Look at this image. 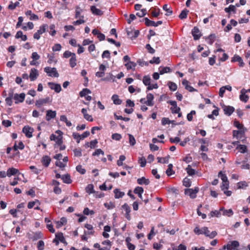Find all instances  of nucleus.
<instances>
[{"mask_svg": "<svg viewBox=\"0 0 250 250\" xmlns=\"http://www.w3.org/2000/svg\"><path fill=\"white\" fill-rule=\"evenodd\" d=\"M55 133L58 134V135L56 136L54 134H52L50 136V140L51 141H56V144L59 146V149L60 150H64L66 146L64 145H63V133L60 130H58L55 131Z\"/></svg>", "mask_w": 250, "mask_h": 250, "instance_id": "nucleus-1", "label": "nucleus"}, {"mask_svg": "<svg viewBox=\"0 0 250 250\" xmlns=\"http://www.w3.org/2000/svg\"><path fill=\"white\" fill-rule=\"evenodd\" d=\"M143 83L147 86L146 91L152 90L153 89H157L158 87V85L157 83H151V78L149 76L146 75L143 77L142 79Z\"/></svg>", "mask_w": 250, "mask_h": 250, "instance_id": "nucleus-2", "label": "nucleus"}, {"mask_svg": "<svg viewBox=\"0 0 250 250\" xmlns=\"http://www.w3.org/2000/svg\"><path fill=\"white\" fill-rule=\"evenodd\" d=\"M122 213L124 215V217L127 220H130L131 218L130 212L131 208L127 204L125 203L121 206Z\"/></svg>", "mask_w": 250, "mask_h": 250, "instance_id": "nucleus-3", "label": "nucleus"}, {"mask_svg": "<svg viewBox=\"0 0 250 250\" xmlns=\"http://www.w3.org/2000/svg\"><path fill=\"white\" fill-rule=\"evenodd\" d=\"M199 191V188L198 187H196L194 188H187L184 189V194L186 195H188L191 199H195Z\"/></svg>", "mask_w": 250, "mask_h": 250, "instance_id": "nucleus-4", "label": "nucleus"}, {"mask_svg": "<svg viewBox=\"0 0 250 250\" xmlns=\"http://www.w3.org/2000/svg\"><path fill=\"white\" fill-rule=\"evenodd\" d=\"M52 102V99L49 97H47L44 99H40L35 102V106L38 108H40L42 106L49 104Z\"/></svg>", "mask_w": 250, "mask_h": 250, "instance_id": "nucleus-5", "label": "nucleus"}, {"mask_svg": "<svg viewBox=\"0 0 250 250\" xmlns=\"http://www.w3.org/2000/svg\"><path fill=\"white\" fill-rule=\"evenodd\" d=\"M44 71L50 77H58L59 76L56 68L55 67H46L44 68Z\"/></svg>", "mask_w": 250, "mask_h": 250, "instance_id": "nucleus-6", "label": "nucleus"}, {"mask_svg": "<svg viewBox=\"0 0 250 250\" xmlns=\"http://www.w3.org/2000/svg\"><path fill=\"white\" fill-rule=\"evenodd\" d=\"M203 230V234L205 235L206 237H208L210 239H213L215 236H216L218 234L216 231H213L211 232H210L208 228L207 227H204Z\"/></svg>", "mask_w": 250, "mask_h": 250, "instance_id": "nucleus-7", "label": "nucleus"}, {"mask_svg": "<svg viewBox=\"0 0 250 250\" xmlns=\"http://www.w3.org/2000/svg\"><path fill=\"white\" fill-rule=\"evenodd\" d=\"M149 17L150 18H157L162 14L160 9L157 6L151 7L149 10Z\"/></svg>", "mask_w": 250, "mask_h": 250, "instance_id": "nucleus-8", "label": "nucleus"}, {"mask_svg": "<svg viewBox=\"0 0 250 250\" xmlns=\"http://www.w3.org/2000/svg\"><path fill=\"white\" fill-rule=\"evenodd\" d=\"M25 95L24 93H21L20 94L18 93H13V99L15 100V103L18 104L20 103H22L25 99Z\"/></svg>", "mask_w": 250, "mask_h": 250, "instance_id": "nucleus-9", "label": "nucleus"}, {"mask_svg": "<svg viewBox=\"0 0 250 250\" xmlns=\"http://www.w3.org/2000/svg\"><path fill=\"white\" fill-rule=\"evenodd\" d=\"M47 26L46 24H43L40 27V29L34 33V38L36 40H39L41 35L45 32L46 28Z\"/></svg>", "mask_w": 250, "mask_h": 250, "instance_id": "nucleus-10", "label": "nucleus"}, {"mask_svg": "<svg viewBox=\"0 0 250 250\" xmlns=\"http://www.w3.org/2000/svg\"><path fill=\"white\" fill-rule=\"evenodd\" d=\"M168 103L171 105L170 109L173 114H177L180 111V108L177 106L176 101H170Z\"/></svg>", "mask_w": 250, "mask_h": 250, "instance_id": "nucleus-11", "label": "nucleus"}, {"mask_svg": "<svg viewBox=\"0 0 250 250\" xmlns=\"http://www.w3.org/2000/svg\"><path fill=\"white\" fill-rule=\"evenodd\" d=\"M34 131L33 128L29 125H26L22 128V132L25 134L26 137L30 138L32 137V133Z\"/></svg>", "mask_w": 250, "mask_h": 250, "instance_id": "nucleus-12", "label": "nucleus"}, {"mask_svg": "<svg viewBox=\"0 0 250 250\" xmlns=\"http://www.w3.org/2000/svg\"><path fill=\"white\" fill-rule=\"evenodd\" d=\"M224 51H225L223 49L221 48H218V49H215V50H214V53H216L218 52H223V54L222 55V57H218V60L220 62H225L229 58V56L227 55V53H224Z\"/></svg>", "mask_w": 250, "mask_h": 250, "instance_id": "nucleus-13", "label": "nucleus"}, {"mask_svg": "<svg viewBox=\"0 0 250 250\" xmlns=\"http://www.w3.org/2000/svg\"><path fill=\"white\" fill-rule=\"evenodd\" d=\"M191 34L194 40H199L202 36L201 32L197 26L194 27L192 29Z\"/></svg>", "mask_w": 250, "mask_h": 250, "instance_id": "nucleus-14", "label": "nucleus"}, {"mask_svg": "<svg viewBox=\"0 0 250 250\" xmlns=\"http://www.w3.org/2000/svg\"><path fill=\"white\" fill-rule=\"evenodd\" d=\"M84 228L87 229V231L84 230V234L88 235H93L94 234L95 231L92 225L85 224L84 225Z\"/></svg>", "mask_w": 250, "mask_h": 250, "instance_id": "nucleus-15", "label": "nucleus"}, {"mask_svg": "<svg viewBox=\"0 0 250 250\" xmlns=\"http://www.w3.org/2000/svg\"><path fill=\"white\" fill-rule=\"evenodd\" d=\"M48 85L50 89L54 90L57 93H59L62 90V88L60 84L55 83L53 82H49L48 83Z\"/></svg>", "mask_w": 250, "mask_h": 250, "instance_id": "nucleus-16", "label": "nucleus"}, {"mask_svg": "<svg viewBox=\"0 0 250 250\" xmlns=\"http://www.w3.org/2000/svg\"><path fill=\"white\" fill-rule=\"evenodd\" d=\"M19 174H20L19 170L13 167L9 168L6 172L7 176L9 177Z\"/></svg>", "mask_w": 250, "mask_h": 250, "instance_id": "nucleus-17", "label": "nucleus"}, {"mask_svg": "<svg viewBox=\"0 0 250 250\" xmlns=\"http://www.w3.org/2000/svg\"><path fill=\"white\" fill-rule=\"evenodd\" d=\"M231 62H238V65L239 67H243L245 65V63L243 61L242 59L238 55H234V56L231 58Z\"/></svg>", "mask_w": 250, "mask_h": 250, "instance_id": "nucleus-18", "label": "nucleus"}, {"mask_svg": "<svg viewBox=\"0 0 250 250\" xmlns=\"http://www.w3.org/2000/svg\"><path fill=\"white\" fill-rule=\"evenodd\" d=\"M51 161V158L48 155H44L41 159V163L45 167H47Z\"/></svg>", "mask_w": 250, "mask_h": 250, "instance_id": "nucleus-19", "label": "nucleus"}, {"mask_svg": "<svg viewBox=\"0 0 250 250\" xmlns=\"http://www.w3.org/2000/svg\"><path fill=\"white\" fill-rule=\"evenodd\" d=\"M56 116V111H53L52 110H48L46 111V114L45 116V120L47 121H50L52 119H54Z\"/></svg>", "mask_w": 250, "mask_h": 250, "instance_id": "nucleus-20", "label": "nucleus"}, {"mask_svg": "<svg viewBox=\"0 0 250 250\" xmlns=\"http://www.w3.org/2000/svg\"><path fill=\"white\" fill-rule=\"evenodd\" d=\"M223 108L224 113L228 116L231 115L235 110V109L233 106L229 105H224Z\"/></svg>", "mask_w": 250, "mask_h": 250, "instance_id": "nucleus-21", "label": "nucleus"}, {"mask_svg": "<svg viewBox=\"0 0 250 250\" xmlns=\"http://www.w3.org/2000/svg\"><path fill=\"white\" fill-rule=\"evenodd\" d=\"M245 133V130H234L232 131V136L234 138H236L237 139L240 138L242 137H244Z\"/></svg>", "mask_w": 250, "mask_h": 250, "instance_id": "nucleus-22", "label": "nucleus"}, {"mask_svg": "<svg viewBox=\"0 0 250 250\" xmlns=\"http://www.w3.org/2000/svg\"><path fill=\"white\" fill-rule=\"evenodd\" d=\"M113 193L114 194V198L115 199H119L123 197L125 193L123 191H122L120 188H115L113 190Z\"/></svg>", "mask_w": 250, "mask_h": 250, "instance_id": "nucleus-23", "label": "nucleus"}, {"mask_svg": "<svg viewBox=\"0 0 250 250\" xmlns=\"http://www.w3.org/2000/svg\"><path fill=\"white\" fill-rule=\"evenodd\" d=\"M182 84L185 86V89L189 92H194L197 91L196 89H194L192 86L190 85L189 82L186 79H184L182 81Z\"/></svg>", "mask_w": 250, "mask_h": 250, "instance_id": "nucleus-24", "label": "nucleus"}, {"mask_svg": "<svg viewBox=\"0 0 250 250\" xmlns=\"http://www.w3.org/2000/svg\"><path fill=\"white\" fill-rule=\"evenodd\" d=\"M39 76V73L38 70L36 68H32L31 69L30 74H29V78L30 81H35L37 77Z\"/></svg>", "mask_w": 250, "mask_h": 250, "instance_id": "nucleus-25", "label": "nucleus"}, {"mask_svg": "<svg viewBox=\"0 0 250 250\" xmlns=\"http://www.w3.org/2000/svg\"><path fill=\"white\" fill-rule=\"evenodd\" d=\"M19 148L17 146V142H15L14 146L12 147V149L15 152L11 156V159H14L16 157H20V152L18 151Z\"/></svg>", "mask_w": 250, "mask_h": 250, "instance_id": "nucleus-26", "label": "nucleus"}, {"mask_svg": "<svg viewBox=\"0 0 250 250\" xmlns=\"http://www.w3.org/2000/svg\"><path fill=\"white\" fill-rule=\"evenodd\" d=\"M55 238L58 239L61 243H62L64 245H66L67 243L66 242L65 239L63 236L62 232H58L55 234Z\"/></svg>", "mask_w": 250, "mask_h": 250, "instance_id": "nucleus-27", "label": "nucleus"}, {"mask_svg": "<svg viewBox=\"0 0 250 250\" xmlns=\"http://www.w3.org/2000/svg\"><path fill=\"white\" fill-rule=\"evenodd\" d=\"M56 227L57 229H59L62 226L65 225L67 224V219L65 217H62L59 221L55 222Z\"/></svg>", "mask_w": 250, "mask_h": 250, "instance_id": "nucleus-28", "label": "nucleus"}, {"mask_svg": "<svg viewBox=\"0 0 250 250\" xmlns=\"http://www.w3.org/2000/svg\"><path fill=\"white\" fill-rule=\"evenodd\" d=\"M90 11L92 13L97 16H102L103 15V12L100 9L97 8L94 5L91 6Z\"/></svg>", "mask_w": 250, "mask_h": 250, "instance_id": "nucleus-29", "label": "nucleus"}, {"mask_svg": "<svg viewBox=\"0 0 250 250\" xmlns=\"http://www.w3.org/2000/svg\"><path fill=\"white\" fill-rule=\"evenodd\" d=\"M154 98V95L151 93H148L146 95V105L147 106H153L154 104L153 99Z\"/></svg>", "mask_w": 250, "mask_h": 250, "instance_id": "nucleus-30", "label": "nucleus"}, {"mask_svg": "<svg viewBox=\"0 0 250 250\" xmlns=\"http://www.w3.org/2000/svg\"><path fill=\"white\" fill-rule=\"evenodd\" d=\"M247 92V91H245L244 89H243L241 91V94L240 95V100L245 103H246L248 102L249 99V97L248 95L246 94V93Z\"/></svg>", "mask_w": 250, "mask_h": 250, "instance_id": "nucleus-31", "label": "nucleus"}, {"mask_svg": "<svg viewBox=\"0 0 250 250\" xmlns=\"http://www.w3.org/2000/svg\"><path fill=\"white\" fill-rule=\"evenodd\" d=\"M61 179L64 183L67 184H71L72 180L71 179L70 175L68 173L65 174L62 176Z\"/></svg>", "mask_w": 250, "mask_h": 250, "instance_id": "nucleus-32", "label": "nucleus"}, {"mask_svg": "<svg viewBox=\"0 0 250 250\" xmlns=\"http://www.w3.org/2000/svg\"><path fill=\"white\" fill-rule=\"evenodd\" d=\"M239 246V242L237 241H232L230 244H228L227 245V249L229 250L235 249Z\"/></svg>", "mask_w": 250, "mask_h": 250, "instance_id": "nucleus-33", "label": "nucleus"}, {"mask_svg": "<svg viewBox=\"0 0 250 250\" xmlns=\"http://www.w3.org/2000/svg\"><path fill=\"white\" fill-rule=\"evenodd\" d=\"M137 183L139 185H148L150 183V181L148 179H146L145 177L138 178L137 180Z\"/></svg>", "mask_w": 250, "mask_h": 250, "instance_id": "nucleus-34", "label": "nucleus"}, {"mask_svg": "<svg viewBox=\"0 0 250 250\" xmlns=\"http://www.w3.org/2000/svg\"><path fill=\"white\" fill-rule=\"evenodd\" d=\"M233 125L238 130H245V131L246 130V129L245 128L243 124L240 123V122L236 119L234 120Z\"/></svg>", "mask_w": 250, "mask_h": 250, "instance_id": "nucleus-35", "label": "nucleus"}, {"mask_svg": "<svg viewBox=\"0 0 250 250\" xmlns=\"http://www.w3.org/2000/svg\"><path fill=\"white\" fill-rule=\"evenodd\" d=\"M47 58H48L47 62L49 64H51L53 62L57 63V60L55 59V54L54 53L48 54Z\"/></svg>", "mask_w": 250, "mask_h": 250, "instance_id": "nucleus-36", "label": "nucleus"}, {"mask_svg": "<svg viewBox=\"0 0 250 250\" xmlns=\"http://www.w3.org/2000/svg\"><path fill=\"white\" fill-rule=\"evenodd\" d=\"M25 15L26 16H30V20H31V21H35V20H39V17L38 16L34 14V13H32V12L31 10H27L26 12H25Z\"/></svg>", "mask_w": 250, "mask_h": 250, "instance_id": "nucleus-37", "label": "nucleus"}, {"mask_svg": "<svg viewBox=\"0 0 250 250\" xmlns=\"http://www.w3.org/2000/svg\"><path fill=\"white\" fill-rule=\"evenodd\" d=\"M15 38L17 39L20 38L23 41H25L27 39V36L26 35H23L21 31H18L17 32L15 35Z\"/></svg>", "mask_w": 250, "mask_h": 250, "instance_id": "nucleus-38", "label": "nucleus"}, {"mask_svg": "<svg viewBox=\"0 0 250 250\" xmlns=\"http://www.w3.org/2000/svg\"><path fill=\"white\" fill-rule=\"evenodd\" d=\"M223 207L221 208L219 210H212L210 211L209 216L210 217H219L221 215V212L220 211L223 210Z\"/></svg>", "mask_w": 250, "mask_h": 250, "instance_id": "nucleus-39", "label": "nucleus"}, {"mask_svg": "<svg viewBox=\"0 0 250 250\" xmlns=\"http://www.w3.org/2000/svg\"><path fill=\"white\" fill-rule=\"evenodd\" d=\"M187 174L189 176H193L196 173V171L195 169L192 168L191 165H188L187 167L185 169Z\"/></svg>", "mask_w": 250, "mask_h": 250, "instance_id": "nucleus-40", "label": "nucleus"}, {"mask_svg": "<svg viewBox=\"0 0 250 250\" xmlns=\"http://www.w3.org/2000/svg\"><path fill=\"white\" fill-rule=\"evenodd\" d=\"M183 185L187 188H189L192 184L191 180L188 177L184 178L182 181Z\"/></svg>", "mask_w": 250, "mask_h": 250, "instance_id": "nucleus-41", "label": "nucleus"}, {"mask_svg": "<svg viewBox=\"0 0 250 250\" xmlns=\"http://www.w3.org/2000/svg\"><path fill=\"white\" fill-rule=\"evenodd\" d=\"M206 40L208 41V43L209 44H212L216 40L215 34L209 35L208 37L206 38Z\"/></svg>", "mask_w": 250, "mask_h": 250, "instance_id": "nucleus-42", "label": "nucleus"}, {"mask_svg": "<svg viewBox=\"0 0 250 250\" xmlns=\"http://www.w3.org/2000/svg\"><path fill=\"white\" fill-rule=\"evenodd\" d=\"M42 236L43 234L41 231L36 232L33 233V235L31 239L32 240V241H36L39 239L42 238Z\"/></svg>", "mask_w": 250, "mask_h": 250, "instance_id": "nucleus-43", "label": "nucleus"}, {"mask_svg": "<svg viewBox=\"0 0 250 250\" xmlns=\"http://www.w3.org/2000/svg\"><path fill=\"white\" fill-rule=\"evenodd\" d=\"M236 149L242 153H245L248 151L247 147L244 145H239L236 147Z\"/></svg>", "mask_w": 250, "mask_h": 250, "instance_id": "nucleus-44", "label": "nucleus"}, {"mask_svg": "<svg viewBox=\"0 0 250 250\" xmlns=\"http://www.w3.org/2000/svg\"><path fill=\"white\" fill-rule=\"evenodd\" d=\"M8 95L9 96L5 99V102L7 105L11 106L13 104L12 99H13V92H10Z\"/></svg>", "mask_w": 250, "mask_h": 250, "instance_id": "nucleus-45", "label": "nucleus"}, {"mask_svg": "<svg viewBox=\"0 0 250 250\" xmlns=\"http://www.w3.org/2000/svg\"><path fill=\"white\" fill-rule=\"evenodd\" d=\"M113 101V103L115 104H122V100L119 99V97L118 95L114 94L111 98Z\"/></svg>", "mask_w": 250, "mask_h": 250, "instance_id": "nucleus-46", "label": "nucleus"}, {"mask_svg": "<svg viewBox=\"0 0 250 250\" xmlns=\"http://www.w3.org/2000/svg\"><path fill=\"white\" fill-rule=\"evenodd\" d=\"M168 168L166 170V174L168 176H170L175 173V171L173 170V165L170 164L168 165Z\"/></svg>", "mask_w": 250, "mask_h": 250, "instance_id": "nucleus-47", "label": "nucleus"}, {"mask_svg": "<svg viewBox=\"0 0 250 250\" xmlns=\"http://www.w3.org/2000/svg\"><path fill=\"white\" fill-rule=\"evenodd\" d=\"M77 59L76 54H73L72 57L69 60V64L72 68H74L77 64Z\"/></svg>", "mask_w": 250, "mask_h": 250, "instance_id": "nucleus-48", "label": "nucleus"}, {"mask_svg": "<svg viewBox=\"0 0 250 250\" xmlns=\"http://www.w3.org/2000/svg\"><path fill=\"white\" fill-rule=\"evenodd\" d=\"M169 158V155L165 157H157L158 162L162 164H167Z\"/></svg>", "mask_w": 250, "mask_h": 250, "instance_id": "nucleus-49", "label": "nucleus"}, {"mask_svg": "<svg viewBox=\"0 0 250 250\" xmlns=\"http://www.w3.org/2000/svg\"><path fill=\"white\" fill-rule=\"evenodd\" d=\"M85 191L89 194L91 193L95 194L96 192L94 190V186L93 184H88L85 188Z\"/></svg>", "mask_w": 250, "mask_h": 250, "instance_id": "nucleus-50", "label": "nucleus"}, {"mask_svg": "<svg viewBox=\"0 0 250 250\" xmlns=\"http://www.w3.org/2000/svg\"><path fill=\"white\" fill-rule=\"evenodd\" d=\"M163 9L167 12L166 14L167 16H169L172 14V10L170 6H168V4H165L163 6Z\"/></svg>", "mask_w": 250, "mask_h": 250, "instance_id": "nucleus-51", "label": "nucleus"}, {"mask_svg": "<svg viewBox=\"0 0 250 250\" xmlns=\"http://www.w3.org/2000/svg\"><path fill=\"white\" fill-rule=\"evenodd\" d=\"M125 65V66L127 70H129L132 68H134L136 66V64L133 62L129 61L126 63Z\"/></svg>", "mask_w": 250, "mask_h": 250, "instance_id": "nucleus-52", "label": "nucleus"}, {"mask_svg": "<svg viewBox=\"0 0 250 250\" xmlns=\"http://www.w3.org/2000/svg\"><path fill=\"white\" fill-rule=\"evenodd\" d=\"M159 72L161 75H162L166 73L170 72L171 71V69L169 67H160L159 68Z\"/></svg>", "mask_w": 250, "mask_h": 250, "instance_id": "nucleus-53", "label": "nucleus"}, {"mask_svg": "<svg viewBox=\"0 0 250 250\" xmlns=\"http://www.w3.org/2000/svg\"><path fill=\"white\" fill-rule=\"evenodd\" d=\"M139 33H140L139 31L138 30H137L132 31L130 32H128L127 33V34L129 36L131 35L130 38L132 39H136V38H137L139 35Z\"/></svg>", "mask_w": 250, "mask_h": 250, "instance_id": "nucleus-54", "label": "nucleus"}, {"mask_svg": "<svg viewBox=\"0 0 250 250\" xmlns=\"http://www.w3.org/2000/svg\"><path fill=\"white\" fill-rule=\"evenodd\" d=\"M128 91L131 93L132 94L135 91L137 92H140L141 91V89L139 87H135L133 85H130L128 87Z\"/></svg>", "mask_w": 250, "mask_h": 250, "instance_id": "nucleus-55", "label": "nucleus"}, {"mask_svg": "<svg viewBox=\"0 0 250 250\" xmlns=\"http://www.w3.org/2000/svg\"><path fill=\"white\" fill-rule=\"evenodd\" d=\"M248 186V183L245 181L239 182L237 184V189L245 188Z\"/></svg>", "mask_w": 250, "mask_h": 250, "instance_id": "nucleus-56", "label": "nucleus"}, {"mask_svg": "<svg viewBox=\"0 0 250 250\" xmlns=\"http://www.w3.org/2000/svg\"><path fill=\"white\" fill-rule=\"evenodd\" d=\"M236 7L233 5H230L229 7L225 8V11L227 13H229L231 11L233 14H235L236 13Z\"/></svg>", "mask_w": 250, "mask_h": 250, "instance_id": "nucleus-57", "label": "nucleus"}, {"mask_svg": "<svg viewBox=\"0 0 250 250\" xmlns=\"http://www.w3.org/2000/svg\"><path fill=\"white\" fill-rule=\"evenodd\" d=\"M167 85L171 91H174L177 89V86L176 84L172 82H168L167 83Z\"/></svg>", "mask_w": 250, "mask_h": 250, "instance_id": "nucleus-58", "label": "nucleus"}, {"mask_svg": "<svg viewBox=\"0 0 250 250\" xmlns=\"http://www.w3.org/2000/svg\"><path fill=\"white\" fill-rule=\"evenodd\" d=\"M104 206L107 209H111L115 208V203L113 202H106L104 204Z\"/></svg>", "mask_w": 250, "mask_h": 250, "instance_id": "nucleus-59", "label": "nucleus"}, {"mask_svg": "<svg viewBox=\"0 0 250 250\" xmlns=\"http://www.w3.org/2000/svg\"><path fill=\"white\" fill-rule=\"evenodd\" d=\"M91 91L88 88H83L80 93V96L81 97H85L88 94L91 93Z\"/></svg>", "mask_w": 250, "mask_h": 250, "instance_id": "nucleus-60", "label": "nucleus"}, {"mask_svg": "<svg viewBox=\"0 0 250 250\" xmlns=\"http://www.w3.org/2000/svg\"><path fill=\"white\" fill-rule=\"evenodd\" d=\"M188 12L189 11L186 9L182 10L179 16V18L182 20L187 18Z\"/></svg>", "mask_w": 250, "mask_h": 250, "instance_id": "nucleus-61", "label": "nucleus"}, {"mask_svg": "<svg viewBox=\"0 0 250 250\" xmlns=\"http://www.w3.org/2000/svg\"><path fill=\"white\" fill-rule=\"evenodd\" d=\"M97 144L98 141L96 139H95L90 142H88L86 145L88 147H90L91 148H95L97 146Z\"/></svg>", "mask_w": 250, "mask_h": 250, "instance_id": "nucleus-62", "label": "nucleus"}, {"mask_svg": "<svg viewBox=\"0 0 250 250\" xmlns=\"http://www.w3.org/2000/svg\"><path fill=\"white\" fill-rule=\"evenodd\" d=\"M60 120L61 121L64 122L68 126H70L72 125L71 123L67 120L65 115H61L60 117Z\"/></svg>", "mask_w": 250, "mask_h": 250, "instance_id": "nucleus-63", "label": "nucleus"}, {"mask_svg": "<svg viewBox=\"0 0 250 250\" xmlns=\"http://www.w3.org/2000/svg\"><path fill=\"white\" fill-rule=\"evenodd\" d=\"M82 149L81 148H75L73 150L74 156L75 157H81L82 156Z\"/></svg>", "mask_w": 250, "mask_h": 250, "instance_id": "nucleus-64", "label": "nucleus"}]
</instances>
